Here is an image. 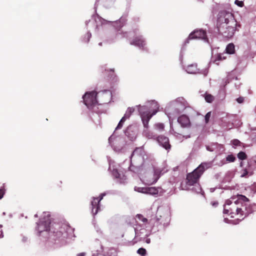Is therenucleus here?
<instances>
[{
	"label": "nucleus",
	"mask_w": 256,
	"mask_h": 256,
	"mask_svg": "<svg viewBox=\"0 0 256 256\" xmlns=\"http://www.w3.org/2000/svg\"><path fill=\"white\" fill-rule=\"evenodd\" d=\"M35 232L38 236L48 237V243L59 247L66 244L74 237V229L66 224H52L50 212H44L36 223Z\"/></svg>",
	"instance_id": "1"
},
{
	"label": "nucleus",
	"mask_w": 256,
	"mask_h": 256,
	"mask_svg": "<svg viewBox=\"0 0 256 256\" xmlns=\"http://www.w3.org/2000/svg\"><path fill=\"white\" fill-rule=\"evenodd\" d=\"M93 18L96 23V29H98L100 26L106 24H112L115 27L116 32L106 40L108 43L110 44L115 42L118 40L127 38L128 36H132L135 34L136 36H134V38L130 42V44L137 46L140 49H144L146 42L142 35L134 32H120V28H122L126 23V18L125 17L122 16L118 20L114 22L107 20L98 14L94 16Z\"/></svg>",
	"instance_id": "2"
},
{
	"label": "nucleus",
	"mask_w": 256,
	"mask_h": 256,
	"mask_svg": "<svg viewBox=\"0 0 256 256\" xmlns=\"http://www.w3.org/2000/svg\"><path fill=\"white\" fill-rule=\"evenodd\" d=\"M248 198L244 196L238 195L237 198L232 197L227 200L224 206V214L239 216L241 220L254 211L253 206L248 203Z\"/></svg>",
	"instance_id": "3"
},
{
	"label": "nucleus",
	"mask_w": 256,
	"mask_h": 256,
	"mask_svg": "<svg viewBox=\"0 0 256 256\" xmlns=\"http://www.w3.org/2000/svg\"><path fill=\"white\" fill-rule=\"evenodd\" d=\"M218 33L226 38H231L236 30L237 22L232 14L226 11L219 13L218 19Z\"/></svg>",
	"instance_id": "4"
},
{
	"label": "nucleus",
	"mask_w": 256,
	"mask_h": 256,
	"mask_svg": "<svg viewBox=\"0 0 256 256\" xmlns=\"http://www.w3.org/2000/svg\"><path fill=\"white\" fill-rule=\"evenodd\" d=\"M136 222L134 226L135 232L134 238L130 242V245H134L138 241L144 240L153 232L152 225L146 218L142 214H138L136 217Z\"/></svg>",
	"instance_id": "5"
},
{
	"label": "nucleus",
	"mask_w": 256,
	"mask_h": 256,
	"mask_svg": "<svg viewBox=\"0 0 256 256\" xmlns=\"http://www.w3.org/2000/svg\"><path fill=\"white\" fill-rule=\"evenodd\" d=\"M188 109L191 113L194 110L189 106L186 100L182 97H179L170 102L165 108V113L169 118L170 124L172 121L181 113L184 110Z\"/></svg>",
	"instance_id": "6"
},
{
	"label": "nucleus",
	"mask_w": 256,
	"mask_h": 256,
	"mask_svg": "<svg viewBox=\"0 0 256 256\" xmlns=\"http://www.w3.org/2000/svg\"><path fill=\"white\" fill-rule=\"evenodd\" d=\"M149 220L152 225L153 232L164 229L169 225L170 220L168 209L164 207L158 208L156 216Z\"/></svg>",
	"instance_id": "7"
},
{
	"label": "nucleus",
	"mask_w": 256,
	"mask_h": 256,
	"mask_svg": "<svg viewBox=\"0 0 256 256\" xmlns=\"http://www.w3.org/2000/svg\"><path fill=\"white\" fill-rule=\"evenodd\" d=\"M147 104H148L152 105L150 108H154L152 114H150V112L147 106H141L140 105H138L136 106L138 108V110L142 122L144 130L148 129L149 121L152 117L156 114L158 110V104L155 100L148 102Z\"/></svg>",
	"instance_id": "8"
},
{
	"label": "nucleus",
	"mask_w": 256,
	"mask_h": 256,
	"mask_svg": "<svg viewBox=\"0 0 256 256\" xmlns=\"http://www.w3.org/2000/svg\"><path fill=\"white\" fill-rule=\"evenodd\" d=\"M212 166V162H202L192 172L188 174L186 176V184L188 186L194 185L198 180L203 172Z\"/></svg>",
	"instance_id": "9"
},
{
	"label": "nucleus",
	"mask_w": 256,
	"mask_h": 256,
	"mask_svg": "<svg viewBox=\"0 0 256 256\" xmlns=\"http://www.w3.org/2000/svg\"><path fill=\"white\" fill-rule=\"evenodd\" d=\"M162 175V170L159 168H152V170L144 172L140 177L142 182L146 185H152L156 184Z\"/></svg>",
	"instance_id": "10"
},
{
	"label": "nucleus",
	"mask_w": 256,
	"mask_h": 256,
	"mask_svg": "<svg viewBox=\"0 0 256 256\" xmlns=\"http://www.w3.org/2000/svg\"><path fill=\"white\" fill-rule=\"evenodd\" d=\"M97 93L94 92H86L83 96L82 98L84 104L90 110L97 112L96 108L98 105V102L96 99Z\"/></svg>",
	"instance_id": "11"
},
{
	"label": "nucleus",
	"mask_w": 256,
	"mask_h": 256,
	"mask_svg": "<svg viewBox=\"0 0 256 256\" xmlns=\"http://www.w3.org/2000/svg\"><path fill=\"white\" fill-rule=\"evenodd\" d=\"M146 152L143 146L136 148L130 156L131 164L142 163Z\"/></svg>",
	"instance_id": "12"
},
{
	"label": "nucleus",
	"mask_w": 256,
	"mask_h": 256,
	"mask_svg": "<svg viewBox=\"0 0 256 256\" xmlns=\"http://www.w3.org/2000/svg\"><path fill=\"white\" fill-rule=\"evenodd\" d=\"M110 193V192H104L102 193L98 198H92V200L91 202V210L94 216L96 215L100 210V202L102 200L104 196Z\"/></svg>",
	"instance_id": "13"
},
{
	"label": "nucleus",
	"mask_w": 256,
	"mask_h": 256,
	"mask_svg": "<svg viewBox=\"0 0 256 256\" xmlns=\"http://www.w3.org/2000/svg\"><path fill=\"white\" fill-rule=\"evenodd\" d=\"M192 39H202L205 42H208V39L206 37V31L202 30H195L192 32L188 38L186 40L185 44L188 43V40Z\"/></svg>",
	"instance_id": "14"
},
{
	"label": "nucleus",
	"mask_w": 256,
	"mask_h": 256,
	"mask_svg": "<svg viewBox=\"0 0 256 256\" xmlns=\"http://www.w3.org/2000/svg\"><path fill=\"white\" fill-rule=\"evenodd\" d=\"M112 164L110 162L109 170L112 171V174L116 182L120 184H125L126 182V176L123 172H120L116 168H113L112 170Z\"/></svg>",
	"instance_id": "15"
},
{
	"label": "nucleus",
	"mask_w": 256,
	"mask_h": 256,
	"mask_svg": "<svg viewBox=\"0 0 256 256\" xmlns=\"http://www.w3.org/2000/svg\"><path fill=\"white\" fill-rule=\"evenodd\" d=\"M134 112V108H128L123 116V117L121 118L120 121L119 122L117 126L115 128L114 132L117 130H118L120 129L123 126L125 122V121L128 119L132 112Z\"/></svg>",
	"instance_id": "16"
},
{
	"label": "nucleus",
	"mask_w": 256,
	"mask_h": 256,
	"mask_svg": "<svg viewBox=\"0 0 256 256\" xmlns=\"http://www.w3.org/2000/svg\"><path fill=\"white\" fill-rule=\"evenodd\" d=\"M185 71L190 74H202L204 76H206L208 74V70H205L204 72L200 71L197 68V64H194L188 66L186 68H183Z\"/></svg>",
	"instance_id": "17"
},
{
	"label": "nucleus",
	"mask_w": 256,
	"mask_h": 256,
	"mask_svg": "<svg viewBox=\"0 0 256 256\" xmlns=\"http://www.w3.org/2000/svg\"><path fill=\"white\" fill-rule=\"evenodd\" d=\"M156 141L160 146L164 148L166 150H169L171 146L170 144L169 139L168 137L161 135L158 136Z\"/></svg>",
	"instance_id": "18"
},
{
	"label": "nucleus",
	"mask_w": 256,
	"mask_h": 256,
	"mask_svg": "<svg viewBox=\"0 0 256 256\" xmlns=\"http://www.w3.org/2000/svg\"><path fill=\"white\" fill-rule=\"evenodd\" d=\"M97 94H98V96L102 98V99L100 100L102 103L100 104H108L110 102L112 99V94L111 92L109 90H104L101 92H98Z\"/></svg>",
	"instance_id": "19"
},
{
	"label": "nucleus",
	"mask_w": 256,
	"mask_h": 256,
	"mask_svg": "<svg viewBox=\"0 0 256 256\" xmlns=\"http://www.w3.org/2000/svg\"><path fill=\"white\" fill-rule=\"evenodd\" d=\"M165 192L166 190L161 187H147V194L158 196L162 195Z\"/></svg>",
	"instance_id": "20"
},
{
	"label": "nucleus",
	"mask_w": 256,
	"mask_h": 256,
	"mask_svg": "<svg viewBox=\"0 0 256 256\" xmlns=\"http://www.w3.org/2000/svg\"><path fill=\"white\" fill-rule=\"evenodd\" d=\"M226 58V56L224 52L222 53L217 54L215 55L212 56L210 62L218 65L221 61H222Z\"/></svg>",
	"instance_id": "21"
},
{
	"label": "nucleus",
	"mask_w": 256,
	"mask_h": 256,
	"mask_svg": "<svg viewBox=\"0 0 256 256\" xmlns=\"http://www.w3.org/2000/svg\"><path fill=\"white\" fill-rule=\"evenodd\" d=\"M178 122L182 128H188L190 126L189 118L186 114H182L178 118Z\"/></svg>",
	"instance_id": "22"
},
{
	"label": "nucleus",
	"mask_w": 256,
	"mask_h": 256,
	"mask_svg": "<svg viewBox=\"0 0 256 256\" xmlns=\"http://www.w3.org/2000/svg\"><path fill=\"white\" fill-rule=\"evenodd\" d=\"M142 135L144 136L148 139H151L156 140L158 138V134L150 130L149 129L143 130Z\"/></svg>",
	"instance_id": "23"
},
{
	"label": "nucleus",
	"mask_w": 256,
	"mask_h": 256,
	"mask_svg": "<svg viewBox=\"0 0 256 256\" xmlns=\"http://www.w3.org/2000/svg\"><path fill=\"white\" fill-rule=\"evenodd\" d=\"M222 146L218 143H212L208 146H206V148L210 152H217V149Z\"/></svg>",
	"instance_id": "24"
},
{
	"label": "nucleus",
	"mask_w": 256,
	"mask_h": 256,
	"mask_svg": "<svg viewBox=\"0 0 256 256\" xmlns=\"http://www.w3.org/2000/svg\"><path fill=\"white\" fill-rule=\"evenodd\" d=\"M235 52V46L232 43L229 44L227 45L224 52L226 54H234Z\"/></svg>",
	"instance_id": "25"
},
{
	"label": "nucleus",
	"mask_w": 256,
	"mask_h": 256,
	"mask_svg": "<svg viewBox=\"0 0 256 256\" xmlns=\"http://www.w3.org/2000/svg\"><path fill=\"white\" fill-rule=\"evenodd\" d=\"M154 128L159 132H162L164 130V126L162 123H156L154 125Z\"/></svg>",
	"instance_id": "26"
},
{
	"label": "nucleus",
	"mask_w": 256,
	"mask_h": 256,
	"mask_svg": "<svg viewBox=\"0 0 256 256\" xmlns=\"http://www.w3.org/2000/svg\"><path fill=\"white\" fill-rule=\"evenodd\" d=\"M99 0H96V4H95V8H96V4ZM102 0V3H103L104 6L108 7V8L111 6L114 2V0Z\"/></svg>",
	"instance_id": "27"
},
{
	"label": "nucleus",
	"mask_w": 256,
	"mask_h": 256,
	"mask_svg": "<svg viewBox=\"0 0 256 256\" xmlns=\"http://www.w3.org/2000/svg\"><path fill=\"white\" fill-rule=\"evenodd\" d=\"M240 220L241 219H240V218H237L234 220H229L228 218H224V221L226 223L232 224H238Z\"/></svg>",
	"instance_id": "28"
},
{
	"label": "nucleus",
	"mask_w": 256,
	"mask_h": 256,
	"mask_svg": "<svg viewBox=\"0 0 256 256\" xmlns=\"http://www.w3.org/2000/svg\"><path fill=\"white\" fill-rule=\"evenodd\" d=\"M194 186L192 188V190L196 193L199 194L202 192V188L199 184L198 182L195 184L194 185H192Z\"/></svg>",
	"instance_id": "29"
},
{
	"label": "nucleus",
	"mask_w": 256,
	"mask_h": 256,
	"mask_svg": "<svg viewBox=\"0 0 256 256\" xmlns=\"http://www.w3.org/2000/svg\"><path fill=\"white\" fill-rule=\"evenodd\" d=\"M170 132H172L178 140H180L181 141L182 140V138H189L190 136H182V134H178L175 132H174V130L173 129H170Z\"/></svg>",
	"instance_id": "30"
},
{
	"label": "nucleus",
	"mask_w": 256,
	"mask_h": 256,
	"mask_svg": "<svg viewBox=\"0 0 256 256\" xmlns=\"http://www.w3.org/2000/svg\"><path fill=\"white\" fill-rule=\"evenodd\" d=\"M134 190L138 192L146 194L147 187H134Z\"/></svg>",
	"instance_id": "31"
},
{
	"label": "nucleus",
	"mask_w": 256,
	"mask_h": 256,
	"mask_svg": "<svg viewBox=\"0 0 256 256\" xmlns=\"http://www.w3.org/2000/svg\"><path fill=\"white\" fill-rule=\"evenodd\" d=\"M92 36L91 33L90 32H88L82 38V41L84 42H88Z\"/></svg>",
	"instance_id": "32"
},
{
	"label": "nucleus",
	"mask_w": 256,
	"mask_h": 256,
	"mask_svg": "<svg viewBox=\"0 0 256 256\" xmlns=\"http://www.w3.org/2000/svg\"><path fill=\"white\" fill-rule=\"evenodd\" d=\"M238 158L240 160H244L246 158V155L245 152H240L238 154Z\"/></svg>",
	"instance_id": "33"
},
{
	"label": "nucleus",
	"mask_w": 256,
	"mask_h": 256,
	"mask_svg": "<svg viewBox=\"0 0 256 256\" xmlns=\"http://www.w3.org/2000/svg\"><path fill=\"white\" fill-rule=\"evenodd\" d=\"M137 253L142 256H145L146 254V251L145 248H140L137 250Z\"/></svg>",
	"instance_id": "34"
},
{
	"label": "nucleus",
	"mask_w": 256,
	"mask_h": 256,
	"mask_svg": "<svg viewBox=\"0 0 256 256\" xmlns=\"http://www.w3.org/2000/svg\"><path fill=\"white\" fill-rule=\"evenodd\" d=\"M108 256H117V252L115 249H110L108 252Z\"/></svg>",
	"instance_id": "35"
},
{
	"label": "nucleus",
	"mask_w": 256,
	"mask_h": 256,
	"mask_svg": "<svg viewBox=\"0 0 256 256\" xmlns=\"http://www.w3.org/2000/svg\"><path fill=\"white\" fill-rule=\"evenodd\" d=\"M204 98L206 101L208 102H211L214 100V98L211 94H206Z\"/></svg>",
	"instance_id": "36"
},
{
	"label": "nucleus",
	"mask_w": 256,
	"mask_h": 256,
	"mask_svg": "<svg viewBox=\"0 0 256 256\" xmlns=\"http://www.w3.org/2000/svg\"><path fill=\"white\" fill-rule=\"evenodd\" d=\"M236 160V158L232 154L228 155L226 157V160L228 162H234Z\"/></svg>",
	"instance_id": "37"
},
{
	"label": "nucleus",
	"mask_w": 256,
	"mask_h": 256,
	"mask_svg": "<svg viewBox=\"0 0 256 256\" xmlns=\"http://www.w3.org/2000/svg\"><path fill=\"white\" fill-rule=\"evenodd\" d=\"M4 184H3L2 188H0V200H1L3 198L4 195L5 194V190L4 188Z\"/></svg>",
	"instance_id": "38"
},
{
	"label": "nucleus",
	"mask_w": 256,
	"mask_h": 256,
	"mask_svg": "<svg viewBox=\"0 0 256 256\" xmlns=\"http://www.w3.org/2000/svg\"><path fill=\"white\" fill-rule=\"evenodd\" d=\"M102 247L100 244V247L98 249L96 250V252H97L96 254L95 253H93L92 254V256H98V254H100V252H102Z\"/></svg>",
	"instance_id": "39"
},
{
	"label": "nucleus",
	"mask_w": 256,
	"mask_h": 256,
	"mask_svg": "<svg viewBox=\"0 0 256 256\" xmlns=\"http://www.w3.org/2000/svg\"><path fill=\"white\" fill-rule=\"evenodd\" d=\"M211 116V112H208L204 116V120L206 123H208L209 121L210 118Z\"/></svg>",
	"instance_id": "40"
},
{
	"label": "nucleus",
	"mask_w": 256,
	"mask_h": 256,
	"mask_svg": "<svg viewBox=\"0 0 256 256\" xmlns=\"http://www.w3.org/2000/svg\"><path fill=\"white\" fill-rule=\"evenodd\" d=\"M232 143L234 146H238L240 144V142L238 140L235 139L232 141Z\"/></svg>",
	"instance_id": "41"
},
{
	"label": "nucleus",
	"mask_w": 256,
	"mask_h": 256,
	"mask_svg": "<svg viewBox=\"0 0 256 256\" xmlns=\"http://www.w3.org/2000/svg\"><path fill=\"white\" fill-rule=\"evenodd\" d=\"M234 4L240 7H242L244 5L243 2L242 1H240L238 0H236L234 2Z\"/></svg>",
	"instance_id": "42"
},
{
	"label": "nucleus",
	"mask_w": 256,
	"mask_h": 256,
	"mask_svg": "<svg viewBox=\"0 0 256 256\" xmlns=\"http://www.w3.org/2000/svg\"><path fill=\"white\" fill-rule=\"evenodd\" d=\"M244 98L243 97H239L236 99V101L239 104H242L244 102Z\"/></svg>",
	"instance_id": "43"
},
{
	"label": "nucleus",
	"mask_w": 256,
	"mask_h": 256,
	"mask_svg": "<svg viewBox=\"0 0 256 256\" xmlns=\"http://www.w3.org/2000/svg\"><path fill=\"white\" fill-rule=\"evenodd\" d=\"M210 204H212V206L216 207L218 206V203L216 201H214V202H212Z\"/></svg>",
	"instance_id": "44"
},
{
	"label": "nucleus",
	"mask_w": 256,
	"mask_h": 256,
	"mask_svg": "<svg viewBox=\"0 0 256 256\" xmlns=\"http://www.w3.org/2000/svg\"><path fill=\"white\" fill-rule=\"evenodd\" d=\"M130 128H131L130 126H128L126 128V129L124 130L125 134L126 135L128 136H128V131L130 130Z\"/></svg>",
	"instance_id": "45"
},
{
	"label": "nucleus",
	"mask_w": 256,
	"mask_h": 256,
	"mask_svg": "<svg viewBox=\"0 0 256 256\" xmlns=\"http://www.w3.org/2000/svg\"><path fill=\"white\" fill-rule=\"evenodd\" d=\"M247 174H248V172L246 171V170H244V172L242 173V174L241 177H244Z\"/></svg>",
	"instance_id": "46"
},
{
	"label": "nucleus",
	"mask_w": 256,
	"mask_h": 256,
	"mask_svg": "<svg viewBox=\"0 0 256 256\" xmlns=\"http://www.w3.org/2000/svg\"><path fill=\"white\" fill-rule=\"evenodd\" d=\"M86 252H80V253H78L76 254V256H86Z\"/></svg>",
	"instance_id": "47"
},
{
	"label": "nucleus",
	"mask_w": 256,
	"mask_h": 256,
	"mask_svg": "<svg viewBox=\"0 0 256 256\" xmlns=\"http://www.w3.org/2000/svg\"><path fill=\"white\" fill-rule=\"evenodd\" d=\"M144 240L147 244H150V239L148 238V237H146Z\"/></svg>",
	"instance_id": "48"
},
{
	"label": "nucleus",
	"mask_w": 256,
	"mask_h": 256,
	"mask_svg": "<svg viewBox=\"0 0 256 256\" xmlns=\"http://www.w3.org/2000/svg\"><path fill=\"white\" fill-rule=\"evenodd\" d=\"M114 136V134H113L108 138V141H109V142L110 143L111 142V141L113 139V138Z\"/></svg>",
	"instance_id": "49"
},
{
	"label": "nucleus",
	"mask_w": 256,
	"mask_h": 256,
	"mask_svg": "<svg viewBox=\"0 0 256 256\" xmlns=\"http://www.w3.org/2000/svg\"><path fill=\"white\" fill-rule=\"evenodd\" d=\"M3 232L2 230H0V238H3Z\"/></svg>",
	"instance_id": "50"
},
{
	"label": "nucleus",
	"mask_w": 256,
	"mask_h": 256,
	"mask_svg": "<svg viewBox=\"0 0 256 256\" xmlns=\"http://www.w3.org/2000/svg\"><path fill=\"white\" fill-rule=\"evenodd\" d=\"M27 240H28L27 238L24 236L22 240L24 242H26Z\"/></svg>",
	"instance_id": "51"
},
{
	"label": "nucleus",
	"mask_w": 256,
	"mask_h": 256,
	"mask_svg": "<svg viewBox=\"0 0 256 256\" xmlns=\"http://www.w3.org/2000/svg\"><path fill=\"white\" fill-rule=\"evenodd\" d=\"M114 149H115V150H118V151H120V150H121V149H118V150H116V148H114Z\"/></svg>",
	"instance_id": "52"
},
{
	"label": "nucleus",
	"mask_w": 256,
	"mask_h": 256,
	"mask_svg": "<svg viewBox=\"0 0 256 256\" xmlns=\"http://www.w3.org/2000/svg\"><path fill=\"white\" fill-rule=\"evenodd\" d=\"M98 46H102V42H100L98 43Z\"/></svg>",
	"instance_id": "53"
},
{
	"label": "nucleus",
	"mask_w": 256,
	"mask_h": 256,
	"mask_svg": "<svg viewBox=\"0 0 256 256\" xmlns=\"http://www.w3.org/2000/svg\"><path fill=\"white\" fill-rule=\"evenodd\" d=\"M38 216V214H36L34 215V217L37 218Z\"/></svg>",
	"instance_id": "54"
},
{
	"label": "nucleus",
	"mask_w": 256,
	"mask_h": 256,
	"mask_svg": "<svg viewBox=\"0 0 256 256\" xmlns=\"http://www.w3.org/2000/svg\"><path fill=\"white\" fill-rule=\"evenodd\" d=\"M90 22V20H89V21H86V24H88V22Z\"/></svg>",
	"instance_id": "55"
}]
</instances>
